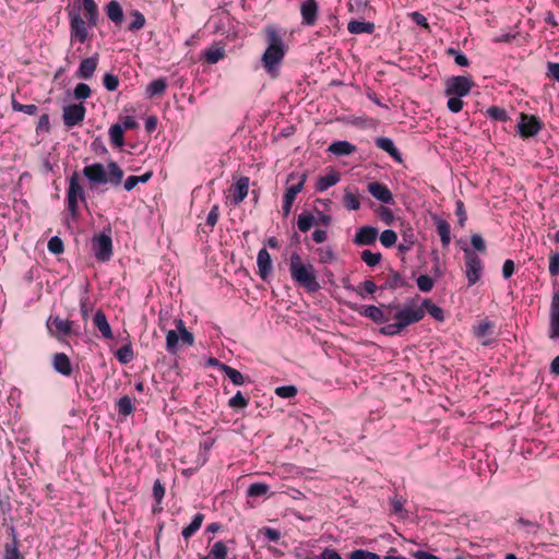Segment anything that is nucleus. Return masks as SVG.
I'll list each match as a JSON object with an SVG mask.
<instances>
[{
    "label": "nucleus",
    "mask_w": 559,
    "mask_h": 559,
    "mask_svg": "<svg viewBox=\"0 0 559 559\" xmlns=\"http://www.w3.org/2000/svg\"><path fill=\"white\" fill-rule=\"evenodd\" d=\"M465 275L468 286L475 285L481 277L484 263L471 249H464Z\"/></svg>",
    "instance_id": "obj_9"
},
{
    "label": "nucleus",
    "mask_w": 559,
    "mask_h": 559,
    "mask_svg": "<svg viewBox=\"0 0 559 559\" xmlns=\"http://www.w3.org/2000/svg\"><path fill=\"white\" fill-rule=\"evenodd\" d=\"M328 151L336 156H347L355 153L357 147L348 141H334Z\"/></svg>",
    "instance_id": "obj_29"
},
{
    "label": "nucleus",
    "mask_w": 559,
    "mask_h": 559,
    "mask_svg": "<svg viewBox=\"0 0 559 559\" xmlns=\"http://www.w3.org/2000/svg\"><path fill=\"white\" fill-rule=\"evenodd\" d=\"M98 58L99 55L97 52L88 58H84L80 62L79 69L75 72V76L83 80L92 79L98 66Z\"/></svg>",
    "instance_id": "obj_19"
},
{
    "label": "nucleus",
    "mask_w": 559,
    "mask_h": 559,
    "mask_svg": "<svg viewBox=\"0 0 559 559\" xmlns=\"http://www.w3.org/2000/svg\"><path fill=\"white\" fill-rule=\"evenodd\" d=\"M473 86L474 82L467 76H451L445 82L444 94L447 96L463 97L469 94Z\"/></svg>",
    "instance_id": "obj_12"
},
{
    "label": "nucleus",
    "mask_w": 559,
    "mask_h": 559,
    "mask_svg": "<svg viewBox=\"0 0 559 559\" xmlns=\"http://www.w3.org/2000/svg\"><path fill=\"white\" fill-rule=\"evenodd\" d=\"M204 518L205 516L203 513H197L193 516L191 523L182 528L181 535L186 540L191 538L200 530L204 521Z\"/></svg>",
    "instance_id": "obj_34"
},
{
    "label": "nucleus",
    "mask_w": 559,
    "mask_h": 559,
    "mask_svg": "<svg viewBox=\"0 0 559 559\" xmlns=\"http://www.w3.org/2000/svg\"><path fill=\"white\" fill-rule=\"evenodd\" d=\"M94 255L99 262H107L112 257L111 228L107 227L92 239Z\"/></svg>",
    "instance_id": "obj_8"
},
{
    "label": "nucleus",
    "mask_w": 559,
    "mask_h": 559,
    "mask_svg": "<svg viewBox=\"0 0 559 559\" xmlns=\"http://www.w3.org/2000/svg\"><path fill=\"white\" fill-rule=\"evenodd\" d=\"M130 15L132 16V22L129 24L128 31L136 32L142 29L146 22L145 16L138 10L131 11Z\"/></svg>",
    "instance_id": "obj_43"
},
{
    "label": "nucleus",
    "mask_w": 559,
    "mask_h": 559,
    "mask_svg": "<svg viewBox=\"0 0 559 559\" xmlns=\"http://www.w3.org/2000/svg\"><path fill=\"white\" fill-rule=\"evenodd\" d=\"M301 24L305 26L316 25L319 17V4L316 0H304L300 3Z\"/></svg>",
    "instance_id": "obj_16"
},
{
    "label": "nucleus",
    "mask_w": 559,
    "mask_h": 559,
    "mask_svg": "<svg viewBox=\"0 0 559 559\" xmlns=\"http://www.w3.org/2000/svg\"><path fill=\"white\" fill-rule=\"evenodd\" d=\"M257 264L259 269V275L263 281H266L272 272V260L269 251L262 248L258 252Z\"/></svg>",
    "instance_id": "obj_21"
},
{
    "label": "nucleus",
    "mask_w": 559,
    "mask_h": 559,
    "mask_svg": "<svg viewBox=\"0 0 559 559\" xmlns=\"http://www.w3.org/2000/svg\"><path fill=\"white\" fill-rule=\"evenodd\" d=\"M548 337L559 340V290L554 292L551 297Z\"/></svg>",
    "instance_id": "obj_15"
},
{
    "label": "nucleus",
    "mask_w": 559,
    "mask_h": 559,
    "mask_svg": "<svg viewBox=\"0 0 559 559\" xmlns=\"http://www.w3.org/2000/svg\"><path fill=\"white\" fill-rule=\"evenodd\" d=\"M86 109L83 104H73L63 107L62 119L67 128L80 124L85 118Z\"/></svg>",
    "instance_id": "obj_14"
},
{
    "label": "nucleus",
    "mask_w": 559,
    "mask_h": 559,
    "mask_svg": "<svg viewBox=\"0 0 559 559\" xmlns=\"http://www.w3.org/2000/svg\"><path fill=\"white\" fill-rule=\"evenodd\" d=\"M179 349V334L175 330H169L166 335V350L169 354H177Z\"/></svg>",
    "instance_id": "obj_42"
},
{
    "label": "nucleus",
    "mask_w": 559,
    "mask_h": 559,
    "mask_svg": "<svg viewBox=\"0 0 559 559\" xmlns=\"http://www.w3.org/2000/svg\"><path fill=\"white\" fill-rule=\"evenodd\" d=\"M296 177L298 178V181L286 189V192L283 198L282 209L284 216H288L290 214L292 206L294 204L296 195L302 191L304 186L307 181V173H302L300 175L292 173L289 174L287 181H290Z\"/></svg>",
    "instance_id": "obj_10"
},
{
    "label": "nucleus",
    "mask_w": 559,
    "mask_h": 559,
    "mask_svg": "<svg viewBox=\"0 0 559 559\" xmlns=\"http://www.w3.org/2000/svg\"><path fill=\"white\" fill-rule=\"evenodd\" d=\"M461 98L462 97L459 96H450L447 103V107L451 112L456 114L462 110L464 103Z\"/></svg>",
    "instance_id": "obj_60"
},
{
    "label": "nucleus",
    "mask_w": 559,
    "mask_h": 559,
    "mask_svg": "<svg viewBox=\"0 0 559 559\" xmlns=\"http://www.w3.org/2000/svg\"><path fill=\"white\" fill-rule=\"evenodd\" d=\"M82 174L91 182L92 189L96 185L105 183L119 187L124 176L122 168L116 162H109L106 167L100 163L87 165Z\"/></svg>",
    "instance_id": "obj_3"
},
{
    "label": "nucleus",
    "mask_w": 559,
    "mask_h": 559,
    "mask_svg": "<svg viewBox=\"0 0 559 559\" xmlns=\"http://www.w3.org/2000/svg\"><path fill=\"white\" fill-rule=\"evenodd\" d=\"M397 241V235L394 230L392 229H385L381 233L380 235V242L385 247V248H391L393 247Z\"/></svg>",
    "instance_id": "obj_48"
},
{
    "label": "nucleus",
    "mask_w": 559,
    "mask_h": 559,
    "mask_svg": "<svg viewBox=\"0 0 559 559\" xmlns=\"http://www.w3.org/2000/svg\"><path fill=\"white\" fill-rule=\"evenodd\" d=\"M542 128L543 123L536 116L521 114V121L518 124V130L523 139L535 136Z\"/></svg>",
    "instance_id": "obj_13"
},
{
    "label": "nucleus",
    "mask_w": 559,
    "mask_h": 559,
    "mask_svg": "<svg viewBox=\"0 0 559 559\" xmlns=\"http://www.w3.org/2000/svg\"><path fill=\"white\" fill-rule=\"evenodd\" d=\"M348 559H382L378 554L366 550L355 549L348 555Z\"/></svg>",
    "instance_id": "obj_50"
},
{
    "label": "nucleus",
    "mask_w": 559,
    "mask_h": 559,
    "mask_svg": "<svg viewBox=\"0 0 559 559\" xmlns=\"http://www.w3.org/2000/svg\"><path fill=\"white\" fill-rule=\"evenodd\" d=\"M368 192L384 204H393L394 199L391 190L382 182L372 181L367 186Z\"/></svg>",
    "instance_id": "obj_18"
},
{
    "label": "nucleus",
    "mask_w": 559,
    "mask_h": 559,
    "mask_svg": "<svg viewBox=\"0 0 559 559\" xmlns=\"http://www.w3.org/2000/svg\"><path fill=\"white\" fill-rule=\"evenodd\" d=\"M75 99H86L92 95L91 87L85 83H79L73 92Z\"/></svg>",
    "instance_id": "obj_54"
},
{
    "label": "nucleus",
    "mask_w": 559,
    "mask_h": 559,
    "mask_svg": "<svg viewBox=\"0 0 559 559\" xmlns=\"http://www.w3.org/2000/svg\"><path fill=\"white\" fill-rule=\"evenodd\" d=\"M109 138L115 147H122L124 145L123 128L119 123H115L109 128Z\"/></svg>",
    "instance_id": "obj_36"
},
{
    "label": "nucleus",
    "mask_w": 559,
    "mask_h": 559,
    "mask_svg": "<svg viewBox=\"0 0 559 559\" xmlns=\"http://www.w3.org/2000/svg\"><path fill=\"white\" fill-rule=\"evenodd\" d=\"M447 53L449 56H453L455 63L460 67H467L469 64V60L467 59V57L464 53H462L460 50H456L454 48H449L447 50Z\"/></svg>",
    "instance_id": "obj_56"
},
{
    "label": "nucleus",
    "mask_w": 559,
    "mask_h": 559,
    "mask_svg": "<svg viewBox=\"0 0 559 559\" xmlns=\"http://www.w3.org/2000/svg\"><path fill=\"white\" fill-rule=\"evenodd\" d=\"M343 205L348 211H357L360 209V200L358 190L353 191L350 188L344 190Z\"/></svg>",
    "instance_id": "obj_31"
},
{
    "label": "nucleus",
    "mask_w": 559,
    "mask_h": 559,
    "mask_svg": "<svg viewBox=\"0 0 559 559\" xmlns=\"http://www.w3.org/2000/svg\"><path fill=\"white\" fill-rule=\"evenodd\" d=\"M341 180V175L336 170H331L324 176H320L316 183V190L323 192L335 186Z\"/></svg>",
    "instance_id": "obj_28"
},
{
    "label": "nucleus",
    "mask_w": 559,
    "mask_h": 559,
    "mask_svg": "<svg viewBox=\"0 0 559 559\" xmlns=\"http://www.w3.org/2000/svg\"><path fill=\"white\" fill-rule=\"evenodd\" d=\"M81 9L85 19L75 11L69 12L71 44H84L88 39V28L96 27L99 22V9L95 0H81Z\"/></svg>",
    "instance_id": "obj_1"
},
{
    "label": "nucleus",
    "mask_w": 559,
    "mask_h": 559,
    "mask_svg": "<svg viewBox=\"0 0 559 559\" xmlns=\"http://www.w3.org/2000/svg\"><path fill=\"white\" fill-rule=\"evenodd\" d=\"M79 201L86 203V195L80 183L79 174L74 171L69 177V187L67 189V207L73 219L79 217Z\"/></svg>",
    "instance_id": "obj_6"
},
{
    "label": "nucleus",
    "mask_w": 559,
    "mask_h": 559,
    "mask_svg": "<svg viewBox=\"0 0 559 559\" xmlns=\"http://www.w3.org/2000/svg\"><path fill=\"white\" fill-rule=\"evenodd\" d=\"M361 260L368 265V266H376L380 263L382 259V254L380 252H372L370 250H364L361 252Z\"/></svg>",
    "instance_id": "obj_47"
},
{
    "label": "nucleus",
    "mask_w": 559,
    "mask_h": 559,
    "mask_svg": "<svg viewBox=\"0 0 559 559\" xmlns=\"http://www.w3.org/2000/svg\"><path fill=\"white\" fill-rule=\"evenodd\" d=\"M46 325L50 335L60 342H66L71 336L81 335L74 321L62 319L60 316H50Z\"/></svg>",
    "instance_id": "obj_5"
},
{
    "label": "nucleus",
    "mask_w": 559,
    "mask_h": 559,
    "mask_svg": "<svg viewBox=\"0 0 559 559\" xmlns=\"http://www.w3.org/2000/svg\"><path fill=\"white\" fill-rule=\"evenodd\" d=\"M492 329L493 323H491L488 320H484L475 328V335L479 338L486 337L487 335H489V331Z\"/></svg>",
    "instance_id": "obj_58"
},
{
    "label": "nucleus",
    "mask_w": 559,
    "mask_h": 559,
    "mask_svg": "<svg viewBox=\"0 0 559 559\" xmlns=\"http://www.w3.org/2000/svg\"><path fill=\"white\" fill-rule=\"evenodd\" d=\"M486 116L493 121L506 122L509 116L504 108L499 106H490L486 109Z\"/></svg>",
    "instance_id": "obj_41"
},
{
    "label": "nucleus",
    "mask_w": 559,
    "mask_h": 559,
    "mask_svg": "<svg viewBox=\"0 0 559 559\" xmlns=\"http://www.w3.org/2000/svg\"><path fill=\"white\" fill-rule=\"evenodd\" d=\"M316 224L317 219L311 213L302 212L298 215L297 226L301 233H307Z\"/></svg>",
    "instance_id": "obj_39"
},
{
    "label": "nucleus",
    "mask_w": 559,
    "mask_h": 559,
    "mask_svg": "<svg viewBox=\"0 0 559 559\" xmlns=\"http://www.w3.org/2000/svg\"><path fill=\"white\" fill-rule=\"evenodd\" d=\"M93 323L104 338L111 340L114 337L110 324L108 323L106 314L102 309H98L95 312Z\"/></svg>",
    "instance_id": "obj_24"
},
{
    "label": "nucleus",
    "mask_w": 559,
    "mask_h": 559,
    "mask_svg": "<svg viewBox=\"0 0 559 559\" xmlns=\"http://www.w3.org/2000/svg\"><path fill=\"white\" fill-rule=\"evenodd\" d=\"M221 371L225 373V376L235 384V385H242L245 384L248 377L243 376L240 371L237 369L230 367V366H221Z\"/></svg>",
    "instance_id": "obj_35"
},
{
    "label": "nucleus",
    "mask_w": 559,
    "mask_h": 559,
    "mask_svg": "<svg viewBox=\"0 0 559 559\" xmlns=\"http://www.w3.org/2000/svg\"><path fill=\"white\" fill-rule=\"evenodd\" d=\"M362 317L370 319L371 321L382 324L391 320L394 307L391 304L381 305L380 307L370 305L361 306L359 309L354 308Z\"/></svg>",
    "instance_id": "obj_11"
},
{
    "label": "nucleus",
    "mask_w": 559,
    "mask_h": 559,
    "mask_svg": "<svg viewBox=\"0 0 559 559\" xmlns=\"http://www.w3.org/2000/svg\"><path fill=\"white\" fill-rule=\"evenodd\" d=\"M549 273L551 276L559 275V252H554L549 257Z\"/></svg>",
    "instance_id": "obj_62"
},
{
    "label": "nucleus",
    "mask_w": 559,
    "mask_h": 559,
    "mask_svg": "<svg viewBox=\"0 0 559 559\" xmlns=\"http://www.w3.org/2000/svg\"><path fill=\"white\" fill-rule=\"evenodd\" d=\"M168 83L166 78L153 80L145 88L146 95L152 97H162L166 93Z\"/></svg>",
    "instance_id": "obj_30"
},
{
    "label": "nucleus",
    "mask_w": 559,
    "mask_h": 559,
    "mask_svg": "<svg viewBox=\"0 0 559 559\" xmlns=\"http://www.w3.org/2000/svg\"><path fill=\"white\" fill-rule=\"evenodd\" d=\"M47 248L53 254H61L64 251L63 241L58 236H53L48 240Z\"/></svg>",
    "instance_id": "obj_51"
},
{
    "label": "nucleus",
    "mask_w": 559,
    "mask_h": 559,
    "mask_svg": "<svg viewBox=\"0 0 559 559\" xmlns=\"http://www.w3.org/2000/svg\"><path fill=\"white\" fill-rule=\"evenodd\" d=\"M3 559H24L16 547V543L7 544Z\"/></svg>",
    "instance_id": "obj_61"
},
{
    "label": "nucleus",
    "mask_w": 559,
    "mask_h": 559,
    "mask_svg": "<svg viewBox=\"0 0 559 559\" xmlns=\"http://www.w3.org/2000/svg\"><path fill=\"white\" fill-rule=\"evenodd\" d=\"M52 367L58 373L64 377H70L72 374L71 360L64 353H56L52 356Z\"/></svg>",
    "instance_id": "obj_22"
},
{
    "label": "nucleus",
    "mask_w": 559,
    "mask_h": 559,
    "mask_svg": "<svg viewBox=\"0 0 559 559\" xmlns=\"http://www.w3.org/2000/svg\"><path fill=\"white\" fill-rule=\"evenodd\" d=\"M103 83L106 90L112 92L119 86V78L112 73H106L103 78Z\"/></svg>",
    "instance_id": "obj_57"
},
{
    "label": "nucleus",
    "mask_w": 559,
    "mask_h": 559,
    "mask_svg": "<svg viewBox=\"0 0 559 559\" xmlns=\"http://www.w3.org/2000/svg\"><path fill=\"white\" fill-rule=\"evenodd\" d=\"M269 490V485L264 483H253L248 487L247 495L249 497H262L266 495Z\"/></svg>",
    "instance_id": "obj_45"
},
{
    "label": "nucleus",
    "mask_w": 559,
    "mask_h": 559,
    "mask_svg": "<svg viewBox=\"0 0 559 559\" xmlns=\"http://www.w3.org/2000/svg\"><path fill=\"white\" fill-rule=\"evenodd\" d=\"M117 412L119 415L124 417L132 414L134 411L132 399L128 395H123L116 402Z\"/></svg>",
    "instance_id": "obj_40"
},
{
    "label": "nucleus",
    "mask_w": 559,
    "mask_h": 559,
    "mask_svg": "<svg viewBox=\"0 0 559 559\" xmlns=\"http://www.w3.org/2000/svg\"><path fill=\"white\" fill-rule=\"evenodd\" d=\"M378 238V228L366 225L356 231L354 243L357 246H372Z\"/></svg>",
    "instance_id": "obj_20"
},
{
    "label": "nucleus",
    "mask_w": 559,
    "mask_h": 559,
    "mask_svg": "<svg viewBox=\"0 0 559 559\" xmlns=\"http://www.w3.org/2000/svg\"><path fill=\"white\" fill-rule=\"evenodd\" d=\"M546 75L559 83V62H548Z\"/></svg>",
    "instance_id": "obj_63"
},
{
    "label": "nucleus",
    "mask_w": 559,
    "mask_h": 559,
    "mask_svg": "<svg viewBox=\"0 0 559 559\" xmlns=\"http://www.w3.org/2000/svg\"><path fill=\"white\" fill-rule=\"evenodd\" d=\"M249 405V400L238 391L229 401L228 406L234 409H245Z\"/></svg>",
    "instance_id": "obj_46"
},
{
    "label": "nucleus",
    "mask_w": 559,
    "mask_h": 559,
    "mask_svg": "<svg viewBox=\"0 0 559 559\" xmlns=\"http://www.w3.org/2000/svg\"><path fill=\"white\" fill-rule=\"evenodd\" d=\"M433 280L429 275H419L417 277L418 289L423 293H429L433 288Z\"/></svg>",
    "instance_id": "obj_52"
},
{
    "label": "nucleus",
    "mask_w": 559,
    "mask_h": 559,
    "mask_svg": "<svg viewBox=\"0 0 559 559\" xmlns=\"http://www.w3.org/2000/svg\"><path fill=\"white\" fill-rule=\"evenodd\" d=\"M374 143H376L377 147L386 152L395 162H397V163L403 162L402 154L395 147V145L391 139L385 138V136H380L374 140Z\"/></svg>",
    "instance_id": "obj_25"
},
{
    "label": "nucleus",
    "mask_w": 559,
    "mask_h": 559,
    "mask_svg": "<svg viewBox=\"0 0 559 559\" xmlns=\"http://www.w3.org/2000/svg\"><path fill=\"white\" fill-rule=\"evenodd\" d=\"M425 312L427 311L435 320L442 322L444 321L443 310L435 305L430 299H425L420 306Z\"/></svg>",
    "instance_id": "obj_37"
},
{
    "label": "nucleus",
    "mask_w": 559,
    "mask_h": 559,
    "mask_svg": "<svg viewBox=\"0 0 559 559\" xmlns=\"http://www.w3.org/2000/svg\"><path fill=\"white\" fill-rule=\"evenodd\" d=\"M116 358L123 365L131 362L135 355L132 348V344L129 342L121 346L115 354Z\"/></svg>",
    "instance_id": "obj_38"
},
{
    "label": "nucleus",
    "mask_w": 559,
    "mask_h": 559,
    "mask_svg": "<svg viewBox=\"0 0 559 559\" xmlns=\"http://www.w3.org/2000/svg\"><path fill=\"white\" fill-rule=\"evenodd\" d=\"M391 306L394 307L391 319H393L403 331L411 324L419 322L425 317V310L421 307L407 305L401 307L399 304L394 302H392Z\"/></svg>",
    "instance_id": "obj_7"
},
{
    "label": "nucleus",
    "mask_w": 559,
    "mask_h": 559,
    "mask_svg": "<svg viewBox=\"0 0 559 559\" xmlns=\"http://www.w3.org/2000/svg\"><path fill=\"white\" fill-rule=\"evenodd\" d=\"M347 29L350 34H372L374 24L371 22L352 20L347 24Z\"/></svg>",
    "instance_id": "obj_32"
},
{
    "label": "nucleus",
    "mask_w": 559,
    "mask_h": 559,
    "mask_svg": "<svg viewBox=\"0 0 559 559\" xmlns=\"http://www.w3.org/2000/svg\"><path fill=\"white\" fill-rule=\"evenodd\" d=\"M317 253L320 263H329L335 259V253L330 246L318 248Z\"/></svg>",
    "instance_id": "obj_49"
},
{
    "label": "nucleus",
    "mask_w": 559,
    "mask_h": 559,
    "mask_svg": "<svg viewBox=\"0 0 559 559\" xmlns=\"http://www.w3.org/2000/svg\"><path fill=\"white\" fill-rule=\"evenodd\" d=\"M298 390L295 385H282L275 389V394L282 399H290L297 394Z\"/></svg>",
    "instance_id": "obj_53"
},
{
    "label": "nucleus",
    "mask_w": 559,
    "mask_h": 559,
    "mask_svg": "<svg viewBox=\"0 0 559 559\" xmlns=\"http://www.w3.org/2000/svg\"><path fill=\"white\" fill-rule=\"evenodd\" d=\"M289 273L293 281L308 293H317L321 288L314 266L310 262H304L297 252L290 254Z\"/></svg>",
    "instance_id": "obj_4"
},
{
    "label": "nucleus",
    "mask_w": 559,
    "mask_h": 559,
    "mask_svg": "<svg viewBox=\"0 0 559 559\" xmlns=\"http://www.w3.org/2000/svg\"><path fill=\"white\" fill-rule=\"evenodd\" d=\"M264 32L266 35L267 47L262 55L261 61L265 71L275 78L277 75V68L287 52V47L285 46L281 34L274 26H265Z\"/></svg>",
    "instance_id": "obj_2"
},
{
    "label": "nucleus",
    "mask_w": 559,
    "mask_h": 559,
    "mask_svg": "<svg viewBox=\"0 0 559 559\" xmlns=\"http://www.w3.org/2000/svg\"><path fill=\"white\" fill-rule=\"evenodd\" d=\"M437 233L440 237V241L443 248H448L451 243V225L448 221L440 218L439 216H432Z\"/></svg>",
    "instance_id": "obj_23"
},
{
    "label": "nucleus",
    "mask_w": 559,
    "mask_h": 559,
    "mask_svg": "<svg viewBox=\"0 0 559 559\" xmlns=\"http://www.w3.org/2000/svg\"><path fill=\"white\" fill-rule=\"evenodd\" d=\"M50 132V120L48 114H43L36 126V133H49Z\"/></svg>",
    "instance_id": "obj_59"
},
{
    "label": "nucleus",
    "mask_w": 559,
    "mask_h": 559,
    "mask_svg": "<svg viewBox=\"0 0 559 559\" xmlns=\"http://www.w3.org/2000/svg\"><path fill=\"white\" fill-rule=\"evenodd\" d=\"M107 17L116 25H121L123 22V10L117 0L109 1L105 7Z\"/></svg>",
    "instance_id": "obj_27"
},
{
    "label": "nucleus",
    "mask_w": 559,
    "mask_h": 559,
    "mask_svg": "<svg viewBox=\"0 0 559 559\" xmlns=\"http://www.w3.org/2000/svg\"><path fill=\"white\" fill-rule=\"evenodd\" d=\"M408 282L396 271L390 270L384 284L381 286L382 289L395 290L400 287H408Z\"/></svg>",
    "instance_id": "obj_26"
},
{
    "label": "nucleus",
    "mask_w": 559,
    "mask_h": 559,
    "mask_svg": "<svg viewBox=\"0 0 559 559\" xmlns=\"http://www.w3.org/2000/svg\"><path fill=\"white\" fill-rule=\"evenodd\" d=\"M455 215L457 216V223L461 227L465 226L467 221V214L465 210L464 202L462 200H457L455 202Z\"/></svg>",
    "instance_id": "obj_55"
},
{
    "label": "nucleus",
    "mask_w": 559,
    "mask_h": 559,
    "mask_svg": "<svg viewBox=\"0 0 559 559\" xmlns=\"http://www.w3.org/2000/svg\"><path fill=\"white\" fill-rule=\"evenodd\" d=\"M225 56V50L219 46H211L202 51V57L209 64L217 63Z\"/></svg>",
    "instance_id": "obj_33"
},
{
    "label": "nucleus",
    "mask_w": 559,
    "mask_h": 559,
    "mask_svg": "<svg viewBox=\"0 0 559 559\" xmlns=\"http://www.w3.org/2000/svg\"><path fill=\"white\" fill-rule=\"evenodd\" d=\"M209 556L212 559H226L227 558V547H226L225 543L222 540L216 542L212 546V548L209 552Z\"/></svg>",
    "instance_id": "obj_44"
},
{
    "label": "nucleus",
    "mask_w": 559,
    "mask_h": 559,
    "mask_svg": "<svg viewBox=\"0 0 559 559\" xmlns=\"http://www.w3.org/2000/svg\"><path fill=\"white\" fill-rule=\"evenodd\" d=\"M250 180L248 177H240L235 185L229 188L228 199L233 205H239L249 192Z\"/></svg>",
    "instance_id": "obj_17"
},
{
    "label": "nucleus",
    "mask_w": 559,
    "mask_h": 559,
    "mask_svg": "<svg viewBox=\"0 0 559 559\" xmlns=\"http://www.w3.org/2000/svg\"><path fill=\"white\" fill-rule=\"evenodd\" d=\"M319 559H343V557L337 552L336 549L326 547L324 548L318 557Z\"/></svg>",
    "instance_id": "obj_64"
}]
</instances>
